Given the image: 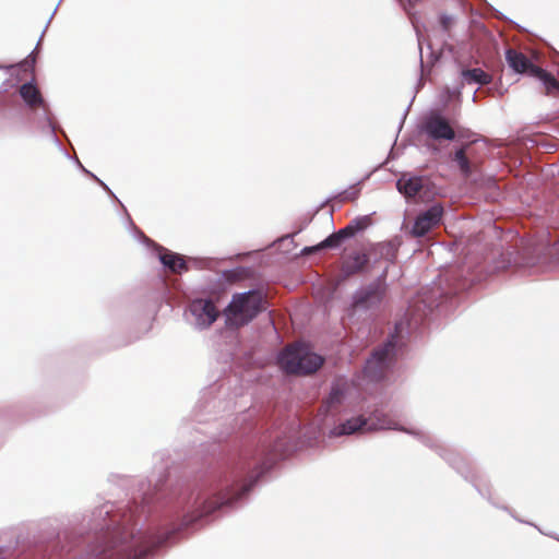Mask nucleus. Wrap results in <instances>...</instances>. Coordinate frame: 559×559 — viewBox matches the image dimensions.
I'll return each mask as SVG.
<instances>
[{
	"label": "nucleus",
	"mask_w": 559,
	"mask_h": 559,
	"mask_svg": "<svg viewBox=\"0 0 559 559\" xmlns=\"http://www.w3.org/2000/svg\"><path fill=\"white\" fill-rule=\"evenodd\" d=\"M145 543L143 536H135L126 528H115L97 538L93 552L97 559H139L151 550Z\"/></svg>",
	"instance_id": "f257e3e1"
},
{
	"label": "nucleus",
	"mask_w": 559,
	"mask_h": 559,
	"mask_svg": "<svg viewBox=\"0 0 559 559\" xmlns=\"http://www.w3.org/2000/svg\"><path fill=\"white\" fill-rule=\"evenodd\" d=\"M265 304L263 295L257 290L235 294L225 309L227 323L236 328L249 323L266 308Z\"/></svg>",
	"instance_id": "f03ea898"
},
{
	"label": "nucleus",
	"mask_w": 559,
	"mask_h": 559,
	"mask_svg": "<svg viewBox=\"0 0 559 559\" xmlns=\"http://www.w3.org/2000/svg\"><path fill=\"white\" fill-rule=\"evenodd\" d=\"M323 364V358L304 344L287 346L278 357V365L286 373L310 374Z\"/></svg>",
	"instance_id": "7ed1b4c3"
},
{
	"label": "nucleus",
	"mask_w": 559,
	"mask_h": 559,
	"mask_svg": "<svg viewBox=\"0 0 559 559\" xmlns=\"http://www.w3.org/2000/svg\"><path fill=\"white\" fill-rule=\"evenodd\" d=\"M251 486L252 481L239 487L238 479L234 478L230 484L229 480L226 479L224 483L219 484L218 488L211 497L202 498L201 506L197 510V515L191 521L210 515L222 506L238 500L250 490Z\"/></svg>",
	"instance_id": "20e7f679"
},
{
	"label": "nucleus",
	"mask_w": 559,
	"mask_h": 559,
	"mask_svg": "<svg viewBox=\"0 0 559 559\" xmlns=\"http://www.w3.org/2000/svg\"><path fill=\"white\" fill-rule=\"evenodd\" d=\"M506 60L514 72L526 74L543 82L547 94L559 95V82L555 76L535 66L523 52L510 48L506 51Z\"/></svg>",
	"instance_id": "39448f33"
},
{
	"label": "nucleus",
	"mask_w": 559,
	"mask_h": 559,
	"mask_svg": "<svg viewBox=\"0 0 559 559\" xmlns=\"http://www.w3.org/2000/svg\"><path fill=\"white\" fill-rule=\"evenodd\" d=\"M396 341L397 335L393 334L382 347L372 353L365 367V373L369 379L378 381L384 377V372L394 356Z\"/></svg>",
	"instance_id": "423d86ee"
},
{
	"label": "nucleus",
	"mask_w": 559,
	"mask_h": 559,
	"mask_svg": "<svg viewBox=\"0 0 559 559\" xmlns=\"http://www.w3.org/2000/svg\"><path fill=\"white\" fill-rule=\"evenodd\" d=\"M423 130L429 138L437 141H452L455 138V131L449 121L439 114H432L427 117L424 121Z\"/></svg>",
	"instance_id": "0eeeda50"
},
{
	"label": "nucleus",
	"mask_w": 559,
	"mask_h": 559,
	"mask_svg": "<svg viewBox=\"0 0 559 559\" xmlns=\"http://www.w3.org/2000/svg\"><path fill=\"white\" fill-rule=\"evenodd\" d=\"M443 215V207L440 204L430 206L427 211L420 213L412 228V235L423 237L432 228L439 225Z\"/></svg>",
	"instance_id": "6e6552de"
},
{
	"label": "nucleus",
	"mask_w": 559,
	"mask_h": 559,
	"mask_svg": "<svg viewBox=\"0 0 559 559\" xmlns=\"http://www.w3.org/2000/svg\"><path fill=\"white\" fill-rule=\"evenodd\" d=\"M429 180L423 176L404 174L396 182L397 190L406 198H423L428 191Z\"/></svg>",
	"instance_id": "1a4fd4ad"
},
{
	"label": "nucleus",
	"mask_w": 559,
	"mask_h": 559,
	"mask_svg": "<svg viewBox=\"0 0 559 559\" xmlns=\"http://www.w3.org/2000/svg\"><path fill=\"white\" fill-rule=\"evenodd\" d=\"M190 309L195 316L198 324L203 328L210 326L218 317V310L212 300H194L191 304Z\"/></svg>",
	"instance_id": "9d476101"
},
{
	"label": "nucleus",
	"mask_w": 559,
	"mask_h": 559,
	"mask_svg": "<svg viewBox=\"0 0 559 559\" xmlns=\"http://www.w3.org/2000/svg\"><path fill=\"white\" fill-rule=\"evenodd\" d=\"M20 96L27 105V107L32 110L45 109L47 105L45 99L39 91V88L33 83H24L19 88Z\"/></svg>",
	"instance_id": "9b49d317"
},
{
	"label": "nucleus",
	"mask_w": 559,
	"mask_h": 559,
	"mask_svg": "<svg viewBox=\"0 0 559 559\" xmlns=\"http://www.w3.org/2000/svg\"><path fill=\"white\" fill-rule=\"evenodd\" d=\"M352 236H353L352 227L342 228L338 231L333 233L332 235H330L326 239H324L319 245L312 246V247H306L302 250V253L304 254H311V253H314V252H317V251H319L321 249L336 248V247H338L342 243V241L344 239H346L348 237H352Z\"/></svg>",
	"instance_id": "f8f14e48"
},
{
	"label": "nucleus",
	"mask_w": 559,
	"mask_h": 559,
	"mask_svg": "<svg viewBox=\"0 0 559 559\" xmlns=\"http://www.w3.org/2000/svg\"><path fill=\"white\" fill-rule=\"evenodd\" d=\"M368 263V257L362 251H353L348 253L342 263V271L345 275H353L360 272Z\"/></svg>",
	"instance_id": "ddd939ff"
},
{
	"label": "nucleus",
	"mask_w": 559,
	"mask_h": 559,
	"mask_svg": "<svg viewBox=\"0 0 559 559\" xmlns=\"http://www.w3.org/2000/svg\"><path fill=\"white\" fill-rule=\"evenodd\" d=\"M382 295L379 288L367 289L355 298L353 306L356 309L371 308L381 301Z\"/></svg>",
	"instance_id": "4468645a"
},
{
	"label": "nucleus",
	"mask_w": 559,
	"mask_h": 559,
	"mask_svg": "<svg viewBox=\"0 0 559 559\" xmlns=\"http://www.w3.org/2000/svg\"><path fill=\"white\" fill-rule=\"evenodd\" d=\"M162 263L167 266L173 273L180 274L188 270L187 263L183 258L174 252H165L160 254Z\"/></svg>",
	"instance_id": "2eb2a0df"
},
{
	"label": "nucleus",
	"mask_w": 559,
	"mask_h": 559,
	"mask_svg": "<svg viewBox=\"0 0 559 559\" xmlns=\"http://www.w3.org/2000/svg\"><path fill=\"white\" fill-rule=\"evenodd\" d=\"M462 78L468 84L476 83L480 85H487L492 81V76L480 68L463 70Z\"/></svg>",
	"instance_id": "dca6fc26"
},
{
	"label": "nucleus",
	"mask_w": 559,
	"mask_h": 559,
	"mask_svg": "<svg viewBox=\"0 0 559 559\" xmlns=\"http://www.w3.org/2000/svg\"><path fill=\"white\" fill-rule=\"evenodd\" d=\"M366 425L367 419L362 416L354 417L335 427L333 433L335 436L350 435L362 429Z\"/></svg>",
	"instance_id": "f3484780"
},
{
	"label": "nucleus",
	"mask_w": 559,
	"mask_h": 559,
	"mask_svg": "<svg viewBox=\"0 0 559 559\" xmlns=\"http://www.w3.org/2000/svg\"><path fill=\"white\" fill-rule=\"evenodd\" d=\"M453 160L457 164L461 174L465 178L469 177L476 169V165L469 162L465 147H461L454 153Z\"/></svg>",
	"instance_id": "a211bd4d"
},
{
	"label": "nucleus",
	"mask_w": 559,
	"mask_h": 559,
	"mask_svg": "<svg viewBox=\"0 0 559 559\" xmlns=\"http://www.w3.org/2000/svg\"><path fill=\"white\" fill-rule=\"evenodd\" d=\"M343 400V392L340 388L337 386H334L329 395V397L326 399V401L323 403L322 405V408H323V413H329L331 412V409L333 407H336L337 405L341 404Z\"/></svg>",
	"instance_id": "6ab92c4d"
},
{
	"label": "nucleus",
	"mask_w": 559,
	"mask_h": 559,
	"mask_svg": "<svg viewBox=\"0 0 559 559\" xmlns=\"http://www.w3.org/2000/svg\"><path fill=\"white\" fill-rule=\"evenodd\" d=\"M368 223H369V218L362 217V218L352 222L346 227H352L353 236H354L357 231L365 229L368 226Z\"/></svg>",
	"instance_id": "aec40b11"
},
{
	"label": "nucleus",
	"mask_w": 559,
	"mask_h": 559,
	"mask_svg": "<svg viewBox=\"0 0 559 559\" xmlns=\"http://www.w3.org/2000/svg\"><path fill=\"white\" fill-rule=\"evenodd\" d=\"M440 24H441L443 31L449 32L451 29L452 25L454 24V19L450 15L443 14L440 16Z\"/></svg>",
	"instance_id": "412c9836"
},
{
	"label": "nucleus",
	"mask_w": 559,
	"mask_h": 559,
	"mask_svg": "<svg viewBox=\"0 0 559 559\" xmlns=\"http://www.w3.org/2000/svg\"><path fill=\"white\" fill-rule=\"evenodd\" d=\"M34 63H35V57L33 56V53H31L25 60H23L22 62L19 63V68L24 71H27L28 69L33 70Z\"/></svg>",
	"instance_id": "4be33fe9"
},
{
	"label": "nucleus",
	"mask_w": 559,
	"mask_h": 559,
	"mask_svg": "<svg viewBox=\"0 0 559 559\" xmlns=\"http://www.w3.org/2000/svg\"><path fill=\"white\" fill-rule=\"evenodd\" d=\"M402 330V323L395 325V331L399 333Z\"/></svg>",
	"instance_id": "5701e85b"
}]
</instances>
